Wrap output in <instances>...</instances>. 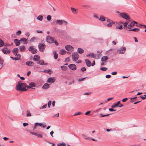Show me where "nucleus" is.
Here are the masks:
<instances>
[{
    "label": "nucleus",
    "instance_id": "a18cd8bd",
    "mask_svg": "<svg viewBox=\"0 0 146 146\" xmlns=\"http://www.w3.org/2000/svg\"><path fill=\"white\" fill-rule=\"evenodd\" d=\"M21 33V31L19 30L16 33V34L17 35H19Z\"/></svg>",
    "mask_w": 146,
    "mask_h": 146
},
{
    "label": "nucleus",
    "instance_id": "f704fd0d",
    "mask_svg": "<svg viewBox=\"0 0 146 146\" xmlns=\"http://www.w3.org/2000/svg\"><path fill=\"white\" fill-rule=\"evenodd\" d=\"M4 45V42L0 38V47L3 46Z\"/></svg>",
    "mask_w": 146,
    "mask_h": 146
},
{
    "label": "nucleus",
    "instance_id": "412c9836",
    "mask_svg": "<svg viewBox=\"0 0 146 146\" xmlns=\"http://www.w3.org/2000/svg\"><path fill=\"white\" fill-rule=\"evenodd\" d=\"M134 26V24H133V23L131 22L129 24L127 25V29H131Z\"/></svg>",
    "mask_w": 146,
    "mask_h": 146
},
{
    "label": "nucleus",
    "instance_id": "2eb2a0df",
    "mask_svg": "<svg viewBox=\"0 0 146 146\" xmlns=\"http://www.w3.org/2000/svg\"><path fill=\"white\" fill-rule=\"evenodd\" d=\"M29 50L30 51H31V52L33 54H35L36 52V49L34 48L32 46H30L29 48Z\"/></svg>",
    "mask_w": 146,
    "mask_h": 146
},
{
    "label": "nucleus",
    "instance_id": "f8f14e48",
    "mask_svg": "<svg viewBox=\"0 0 146 146\" xmlns=\"http://www.w3.org/2000/svg\"><path fill=\"white\" fill-rule=\"evenodd\" d=\"M99 55H100V54H99L98 55V57L96 58V56H95L94 54L93 53H89L88 54H87L86 55V56L87 57H88L91 56L92 58H95L98 59V58H99Z\"/></svg>",
    "mask_w": 146,
    "mask_h": 146
},
{
    "label": "nucleus",
    "instance_id": "9d476101",
    "mask_svg": "<svg viewBox=\"0 0 146 146\" xmlns=\"http://www.w3.org/2000/svg\"><path fill=\"white\" fill-rule=\"evenodd\" d=\"M69 68L72 70H75L77 69V67L75 64H70L68 65Z\"/></svg>",
    "mask_w": 146,
    "mask_h": 146
},
{
    "label": "nucleus",
    "instance_id": "f3484780",
    "mask_svg": "<svg viewBox=\"0 0 146 146\" xmlns=\"http://www.w3.org/2000/svg\"><path fill=\"white\" fill-rule=\"evenodd\" d=\"M50 87L49 84L47 83H45L44 85L42 86V88L44 90H46L48 88Z\"/></svg>",
    "mask_w": 146,
    "mask_h": 146
},
{
    "label": "nucleus",
    "instance_id": "cd10ccee",
    "mask_svg": "<svg viewBox=\"0 0 146 146\" xmlns=\"http://www.w3.org/2000/svg\"><path fill=\"white\" fill-rule=\"evenodd\" d=\"M79 54H82L84 53V50L81 48H78L77 50Z\"/></svg>",
    "mask_w": 146,
    "mask_h": 146
},
{
    "label": "nucleus",
    "instance_id": "e433bc0d",
    "mask_svg": "<svg viewBox=\"0 0 146 146\" xmlns=\"http://www.w3.org/2000/svg\"><path fill=\"white\" fill-rule=\"evenodd\" d=\"M114 23L113 22H111L109 23L107 25V26L109 27H110Z\"/></svg>",
    "mask_w": 146,
    "mask_h": 146
},
{
    "label": "nucleus",
    "instance_id": "4468645a",
    "mask_svg": "<svg viewBox=\"0 0 146 146\" xmlns=\"http://www.w3.org/2000/svg\"><path fill=\"white\" fill-rule=\"evenodd\" d=\"M37 126H39L43 128H45L46 126V123H41L37 122Z\"/></svg>",
    "mask_w": 146,
    "mask_h": 146
},
{
    "label": "nucleus",
    "instance_id": "69168bd1",
    "mask_svg": "<svg viewBox=\"0 0 146 146\" xmlns=\"http://www.w3.org/2000/svg\"><path fill=\"white\" fill-rule=\"evenodd\" d=\"M109 110L110 111H116V110H113V109H111V108L109 109Z\"/></svg>",
    "mask_w": 146,
    "mask_h": 146
},
{
    "label": "nucleus",
    "instance_id": "2f4dec72",
    "mask_svg": "<svg viewBox=\"0 0 146 146\" xmlns=\"http://www.w3.org/2000/svg\"><path fill=\"white\" fill-rule=\"evenodd\" d=\"M65 53L66 51L64 49L60 50L59 51V53L62 55L64 54H65Z\"/></svg>",
    "mask_w": 146,
    "mask_h": 146
},
{
    "label": "nucleus",
    "instance_id": "338daca9",
    "mask_svg": "<svg viewBox=\"0 0 146 146\" xmlns=\"http://www.w3.org/2000/svg\"><path fill=\"white\" fill-rule=\"evenodd\" d=\"M36 123H35L34 126L33 127V131H34V130L35 129H36Z\"/></svg>",
    "mask_w": 146,
    "mask_h": 146
},
{
    "label": "nucleus",
    "instance_id": "13d9d810",
    "mask_svg": "<svg viewBox=\"0 0 146 146\" xmlns=\"http://www.w3.org/2000/svg\"><path fill=\"white\" fill-rule=\"evenodd\" d=\"M29 125V124L27 123H23V126H24V127H25Z\"/></svg>",
    "mask_w": 146,
    "mask_h": 146
},
{
    "label": "nucleus",
    "instance_id": "052dcab7",
    "mask_svg": "<svg viewBox=\"0 0 146 146\" xmlns=\"http://www.w3.org/2000/svg\"><path fill=\"white\" fill-rule=\"evenodd\" d=\"M111 74L113 75H115L117 74V72H113L111 73Z\"/></svg>",
    "mask_w": 146,
    "mask_h": 146
},
{
    "label": "nucleus",
    "instance_id": "423d86ee",
    "mask_svg": "<svg viewBox=\"0 0 146 146\" xmlns=\"http://www.w3.org/2000/svg\"><path fill=\"white\" fill-rule=\"evenodd\" d=\"M36 86V84L35 83L31 82L29 84V85L27 84V87L28 89H35V87Z\"/></svg>",
    "mask_w": 146,
    "mask_h": 146
},
{
    "label": "nucleus",
    "instance_id": "5701e85b",
    "mask_svg": "<svg viewBox=\"0 0 146 146\" xmlns=\"http://www.w3.org/2000/svg\"><path fill=\"white\" fill-rule=\"evenodd\" d=\"M71 9L72 10V11L73 13L74 14H76L77 13L78 11V9H76L72 7H71Z\"/></svg>",
    "mask_w": 146,
    "mask_h": 146
},
{
    "label": "nucleus",
    "instance_id": "ddd939ff",
    "mask_svg": "<svg viewBox=\"0 0 146 146\" xmlns=\"http://www.w3.org/2000/svg\"><path fill=\"white\" fill-rule=\"evenodd\" d=\"M65 47L66 49L67 50L72 51L73 50V48L71 46L69 45H66Z\"/></svg>",
    "mask_w": 146,
    "mask_h": 146
},
{
    "label": "nucleus",
    "instance_id": "b1692460",
    "mask_svg": "<svg viewBox=\"0 0 146 146\" xmlns=\"http://www.w3.org/2000/svg\"><path fill=\"white\" fill-rule=\"evenodd\" d=\"M26 64L29 66H31L34 64L33 62L30 61H27L26 63Z\"/></svg>",
    "mask_w": 146,
    "mask_h": 146
},
{
    "label": "nucleus",
    "instance_id": "680f3d73",
    "mask_svg": "<svg viewBox=\"0 0 146 146\" xmlns=\"http://www.w3.org/2000/svg\"><path fill=\"white\" fill-rule=\"evenodd\" d=\"M17 56V57L19 58V59H20V57H21V55L19 54H17L16 55Z\"/></svg>",
    "mask_w": 146,
    "mask_h": 146
},
{
    "label": "nucleus",
    "instance_id": "39448f33",
    "mask_svg": "<svg viewBox=\"0 0 146 146\" xmlns=\"http://www.w3.org/2000/svg\"><path fill=\"white\" fill-rule=\"evenodd\" d=\"M120 15L121 17L125 19L129 20L130 19L129 16L127 13H122L120 14Z\"/></svg>",
    "mask_w": 146,
    "mask_h": 146
},
{
    "label": "nucleus",
    "instance_id": "49530a36",
    "mask_svg": "<svg viewBox=\"0 0 146 146\" xmlns=\"http://www.w3.org/2000/svg\"><path fill=\"white\" fill-rule=\"evenodd\" d=\"M52 101H49L48 104V108H50V106L51 104Z\"/></svg>",
    "mask_w": 146,
    "mask_h": 146
},
{
    "label": "nucleus",
    "instance_id": "6e6d98bb",
    "mask_svg": "<svg viewBox=\"0 0 146 146\" xmlns=\"http://www.w3.org/2000/svg\"><path fill=\"white\" fill-rule=\"evenodd\" d=\"M127 100H128L127 98H125L123 99L122 100V101L123 102H125Z\"/></svg>",
    "mask_w": 146,
    "mask_h": 146
},
{
    "label": "nucleus",
    "instance_id": "de8ad7c7",
    "mask_svg": "<svg viewBox=\"0 0 146 146\" xmlns=\"http://www.w3.org/2000/svg\"><path fill=\"white\" fill-rule=\"evenodd\" d=\"M54 57L55 59H56L58 57V55L56 52H55L54 54Z\"/></svg>",
    "mask_w": 146,
    "mask_h": 146
},
{
    "label": "nucleus",
    "instance_id": "7c9ffc66",
    "mask_svg": "<svg viewBox=\"0 0 146 146\" xmlns=\"http://www.w3.org/2000/svg\"><path fill=\"white\" fill-rule=\"evenodd\" d=\"M99 20L102 21H104L105 20V19L104 16L101 15L100 16V17L98 18Z\"/></svg>",
    "mask_w": 146,
    "mask_h": 146
},
{
    "label": "nucleus",
    "instance_id": "dca6fc26",
    "mask_svg": "<svg viewBox=\"0 0 146 146\" xmlns=\"http://www.w3.org/2000/svg\"><path fill=\"white\" fill-rule=\"evenodd\" d=\"M85 61L86 66L88 67H90L91 64L90 61L87 59H86Z\"/></svg>",
    "mask_w": 146,
    "mask_h": 146
},
{
    "label": "nucleus",
    "instance_id": "ea45409f",
    "mask_svg": "<svg viewBox=\"0 0 146 146\" xmlns=\"http://www.w3.org/2000/svg\"><path fill=\"white\" fill-rule=\"evenodd\" d=\"M47 20L48 21H50L51 19V16L50 15H48L46 18Z\"/></svg>",
    "mask_w": 146,
    "mask_h": 146
},
{
    "label": "nucleus",
    "instance_id": "20e7f679",
    "mask_svg": "<svg viewBox=\"0 0 146 146\" xmlns=\"http://www.w3.org/2000/svg\"><path fill=\"white\" fill-rule=\"evenodd\" d=\"M126 50V48L125 47H122L118 49L117 50V52L119 54H124Z\"/></svg>",
    "mask_w": 146,
    "mask_h": 146
},
{
    "label": "nucleus",
    "instance_id": "4d7b16f0",
    "mask_svg": "<svg viewBox=\"0 0 146 146\" xmlns=\"http://www.w3.org/2000/svg\"><path fill=\"white\" fill-rule=\"evenodd\" d=\"M34 60L36 61V55H35L33 57Z\"/></svg>",
    "mask_w": 146,
    "mask_h": 146
},
{
    "label": "nucleus",
    "instance_id": "393cba45",
    "mask_svg": "<svg viewBox=\"0 0 146 146\" xmlns=\"http://www.w3.org/2000/svg\"><path fill=\"white\" fill-rule=\"evenodd\" d=\"M56 23L59 25H61L62 24V20L58 19L56 21Z\"/></svg>",
    "mask_w": 146,
    "mask_h": 146
},
{
    "label": "nucleus",
    "instance_id": "3c124183",
    "mask_svg": "<svg viewBox=\"0 0 146 146\" xmlns=\"http://www.w3.org/2000/svg\"><path fill=\"white\" fill-rule=\"evenodd\" d=\"M116 28L117 29H123L122 25H121L119 27L117 26Z\"/></svg>",
    "mask_w": 146,
    "mask_h": 146
},
{
    "label": "nucleus",
    "instance_id": "1a4fd4ad",
    "mask_svg": "<svg viewBox=\"0 0 146 146\" xmlns=\"http://www.w3.org/2000/svg\"><path fill=\"white\" fill-rule=\"evenodd\" d=\"M55 81V78L54 77H51L48 78L47 82L48 83H53Z\"/></svg>",
    "mask_w": 146,
    "mask_h": 146
},
{
    "label": "nucleus",
    "instance_id": "79ce46f5",
    "mask_svg": "<svg viewBox=\"0 0 146 146\" xmlns=\"http://www.w3.org/2000/svg\"><path fill=\"white\" fill-rule=\"evenodd\" d=\"M36 40V38L35 37H33L32 38H31L30 40V42H33L35 40Z\"/></svg>",
    "mask_w": 146,
    "mask_h": 146
},
{
    "label": "nucleus",
    "instance_id": "8fccbe9b",
    "mask_svg": "<svg viewBox=\"0 0 146 146\" xmlns=\"http://www.w3.org/2000/svg\"><path fill=\"white\" fill-rule=\"evenodd\" d=\"M86 78H79L78 80L79 81V82H80V81H82L83 80H84V79H85Z\"/></svg>",
    "mask_w": 146,
    "mask_h": 146
},
{
    "label": "nucleus",
    "instance_id": "774afa93",
    "mask_svg": "<svg viewBox=\"0 0 146 146\" xmlns=\"http://www.w3.org/2000/svg\"><path fill=\"white\" fill-rule=\"evenodd\" d=\"M123 25L124 27H126L127 26V25H128V23L125 22L124 23H123Z\"/></svg>",
    "mask_w": 146,
    "mask_h": 146
},
{
    "label": "nucleus",
    "instance_id": "a878e982",
    "mask_svg": "<svg viewBox=\"0 0 146 146\" xmlns=\"http://www.w3.org/2000/svg\"><path fill=\"white\" fill-rule=\"evenodd\" d=\"M120 101H118L117 103L116 104H114V105H112L111 106V108H115V107H117V106H118V105L119 104H120Z\"/></svg>",
    "mask_w": 146,
    "mask_h": 146
},
{
    "label": "nucleus",
    "instance_id": "a211bd4d",
    "mask_svg": "<svg viewBox=\"0 0 146 146\" xmlns=\"http://www.w3.org/2000/svg\"><path fill=\"white\" fill-rule=\"evenodd\" d=\"M20 40H19L17 39H14V42L16 46H18L20 45Z\"/></svg>",
    "mask_w": 146,
    "mask_h": 146
},
{
    "label": "nucleus",
    "instance_id": "bb28decb",
    "mask_svg": "<svg viewBox=\"0 0 146 146\" xmlns=\"http://www.w3.org/2000/svg\"><path fill=\"white\" fill-rule=\"evenodd\" d=\"M108 59V57L107 56H103L101 58V60L102 62L107 60Z\"/></svg>",
    "mask_w": 146,
    "mask_h": 146
},
{
    "label": "nucleus",
    "instance_id": "6e6552de",
    "mask_svg": "<svg viewBox=\"0 0 146 146\" xmlns=\"http://www.w3.org/2000/svg\"><path fill=\"white\" fill-rule=\"evenodd\" d=\"M46 41L48 43H52L53 42L54 38L50 36H47L46 38Z\"/></svg>",
    "mask_w": 146,
    "mask_h": 146
},
{
    "label": "nucleus",
    "instance_id": "0e129e2a",
    "mask_svg": "<svg viewBox=\"0 0 146 146\" xmlns=\"http://www.w3.org/2000/svg\"><path fill=\"white\" fill-rule=\"evenodd\" d=\"M111 76L110 75H107L106 76V78H110Z\"/></svg>",
    "mask_w": 146,
    "mask_h": 146
},
{
    "label": "nucleus",
    "instance_id": "a19ab883",
    "mask_svg": "<svg viewBox=\"0 0 146 146\" xmlns=\"http://www.w3.org/2000/svg\"><path fill=\"white\" fill-rule=\"evenodd\" d=\"M66 145V144L65 143H58L57 144V145L58 146H65Z\"/></svg>",
    "mask_w": 146,
    "mask_h": 146
},
{
    "label": "nucleus",
    "instance_id": "c03bdc74",
    "mask_svg": "<svg viewBox=\"0 0 146 146\" xmlns=\"http://www.w3.org/2000/svg\"><path fill=\"white\" fill-rule=\"evenodd\" d=\"M68 24V23L67 21H65L64 20H62V24L63 25H66Z\"/></svg>",
    "mask_w": 146,
    "mask_h": 146
},
{
    "label": "nucleus",
    "instance_id": "9b49d317",
    "mask_svg": "<svg viewBox=\"0 0 146 146\" xmlns=\"http://www.w3.org/2000/svg\"><path fill=\"white\" fill-rule=\"evenodd\" d=\"M1 51L5 54L7 53H10L11 52V50H8L7 47H5L1 49Z\"/></svg>",
    "mask_w": 146,
    "mask_h": 146
},
{
    "label": "nucleus",
    "instance_id": "7ed1b4c3",
    "mask_svg": "<svg viewBox=\"0 0 146 146\" xmlns=\"http://www.w3.org/2000/svg\"><path fill=\"white\" fill-rule=\"evenodd\" d=\"M38 48L39 50L41 52H43L44 50L46 45L42 43H41L38 44Z\"/></svg>",
    "mask_w": 146,
    "mask_h": 146
},
{
    "label": "nucleus",
    "instance_id": "5fc2aeb1",
    "mask_svg": "<svg viewBox=\"0 0 146 146\" xmlns=\"http://www.w3.org/2000/svg\"><path fill=\"white\" fill-rule=\"evenodd\" d=\"M50 71V70L49 69H48V70H44L43 72H47V73H49V72Z\"/></svg>",
    "mask_w": 146,
    "mask_h": 146
},
{
    "label": "nucleus",
    "instance_id": "6ab92c4d",
    "mask_svg": "<svg viewBox=\"0 0 146 146\" xmlns=\"http://www.w3.org/2000/svg\"><path fill=\"white\" fill-rule=\"evenodd\" d=\"M27 39H26L25 38H22L20 39V40L24 42L23 44H27L28 42Z\"/></svg>",
    "mask_w": 146,
    "mask_h": 146
},
{
    "label": "nucleus",
    "instance_id": "f03ea898",
    "mask_svg": "<svg viewBox=\"0 0 146 146\" xmlns=\"http://www.w3.org/2000/svg\"><path fill=\"white\" fill-rule=\"evenodd\" d=\"M79 58V55L77 52H74L72 53V60L74 61H76Z\"/></svg>",
    "mask_w": 146,
    "mask_h": 146
},
{
    "label": "nucleus",
    "instance_id": "c756f323",
    "mask_svg": "<svg viewBox=\"0 0 146 146\" xmlns=\"http://www.w3.org/2000/svg\"><path fill=\"white\" fill-rule=\"evenodd\" d=\"M81 135L83 137H84V139H86L88 140L90 139V137H87V135L85 134H82Z\"/></svg>",
    "mask_w": 146,
    "mask_h": 146
},
{
    "label": "nucleus",
    "instance_id": "4c0bfd02",
    "mask_svg": "<svg viewBox=\"0 0 146 146\" xmlns=\"http://www.w3.org/2000/svg\"><path fill=\"white\" fill-rule=\"evenodd\" d=\"M60 68H61L62 70L64 71L66 70L67 68V67L66 66H61Z\"/></svg>",
    "mask_w": 146,
    "mask_h": 146
},
{
    "label": "nucleus",
    "instance_id": "09e8293b",
    "mask_svg": "<svg viewBox=\"0 0 146 146\" xmlns=\"http://www.w3.org/2000/svg\"><path fill=\"white\" fill-rule=\"evenodd\" d=\"M47 107V104H45L43 106L41 107L40 108V109H45Z\"/></svg>",
    "mask_w": 146,
    "mask_h": 146
},
{
    "label": "nucleus",
    "instance_id": "f257e3e1",
    "mask_svg": "<svg viewBox=\"0 0 146 146\" xmlns=\"http://www.w3.org/2000/svg\"><path fill=\"white\" fill-rule=\"evenodd\" d=\"M27 84L23 83L21 81H19L18 84L16 86V88L17 90L21 91H25L27 90L26 89Z\"/></svg>",
    "mask_w": 146,
    "mask_h": 146
},
{
    "label": "nucleus",
    "instance_id": "e2e57ef3",
    "mask_svg": "<svg viewBox=\"0 0 146 146\" xmlns=\"http://www.w3.org/2000/svg\"><path fill=\"white\" fill-rule=\"evenodd\" d=\"M56 46H58V43L57 41L56 40L54 41L53 42Z\"/></svg>",
    "mask_w": 146,
    "mask_h": 146
},
{
    "label": "nucleus",
    "instance_id": "603ef678",
    "mask_svg": "<svg viewBox=\"0 0 146 146\" xmlns=\"http://www.w3.org/2000/svg\"><path fill=\"white\" fill-rule=\"evenodd\" d=\"M81 113H82L81 112H79L78 113H75L74 115V116L77 115H80V114H81Z\"/></svg>",
    "mask_w": 146,
    "mask_h": 146
},
{
    "label": "nucleus",
    "instance_id": "864d4df0",
    "mask_svg": "<svg viewBox=\"0 0 146 146\" xmlns=\"http://www.w3.org/2000/svg\"><path fill=\"white\" fill-rule=\"evenodd\" d=\"M86 69L85 67H82L81 69V70L82 72H84L86 70Z\"/></svg>",
    "mask_w": 146,
    "mask_h": 146
},
{
    "label": "nucleus",
    "instance_id": "72a5a7b5",
    "mask_svg": "<svg viewBox=\"0 0 146 146\" xmlns=\"http://www.w3.org/2000/svg\"><path fill=\"white\" fill-rule=\"evenodd\" d=\"M110 115V114H103L102 113H101L100 114V117H104L105 116H109Z\"/></svg>",
    "mask_w": 146,
    "mask_h": 146
},
{
    "label": "nucleus",
    "instance_id": "0eeeda50",
    "mask_svg": "<svg viewBox=\"0 0 146 146\" xmlns=\"http://www.w3.org/2000/svg\"><path fill=\"white\" fill-rule=\"evenodd\" d=\"M40 59V56L37 55V63L41 65H46L47 64V63L45 64L43 60H39Z\"/></svg>",
    "mask_w": 146,
    "mask_h": 146
},
{
    "label": "nucleus",
    "instance_id": "aec40b11",
    "mask_svg": "<svg viewBox=\"0 0 146 146\" xmlns=\"http://www.w3.org/2000/svg\"><path fill=\"white\" fill-rule=\"evenodd\" d=\"M18 51L19 49L17 48H14L12 50V52H13V53L15 56H16V55L17 54Z\"/></svg>",
    "mask_w": 146,
    "mask_h": 146
},
{
    "label": "nucleus",
    "instance_id": "c85d7f7f",
    "mask_svg": "<svg viewBox=\"0 0 146 146\" xmlns=\"http://www.w3.org/2000/svg\"><path fill=\"white\" fill-rule=\"evenodd\" d=\"M129 31H133L135 32H138L139 31V29L138 28H135L133 29H129Z\"/></svg>",
    "mask_w": 146,
    "mask_h": 146
},
{
    "label": "nucleus",
    "instance_id": "473e14b6",
    "mask_svg": "<svg viewBox=\"0 0 146 146\" xmlns=\"http://www.w3.org/2000/svg\"><path fill=\"white\" fill-rule=\"evenodd\" d=\"M43 19V16L39 15L37 17V19H38V20L40 21H42Z\"/></svg>",
    "mask_w": 146,
    "mask_h": 146
},
{
    "label": "nucleus",
    "instance_id": "c9c22d12",
    "mask_svg": "<svg viewBox=\"0 0 146 146\" xmlns=\"http://www.w3.org/2000/svg\"><path fill=\"white\" fill-rule=\"evenodd\" d=\"M26 112L27 117H29L31 116V113L30 112L29 110H27L26 111Z\"/></svg>",
    "mask_w": 146,
    "mask_h": 146
},
{
    "label": "nucleus",
    "instance_id": "bf43d9fd",
    "mask_svg": "<svg viewBox=\"0 0 146 146\" xmlns=\"http://www.w3.org/2000/svg\"><path fill=\"white\" fill-rule=\"evenodd\" d=\"M37 137H39L42 138V135L41 134H37Z\"/></svg>",
    "mask_w": 146,
    "mask_h": 146
},
{
    "label": "nucleus",
    "instance_id": "4be33fe9",
    "mask_svg": "<svg viewBox=\"0 0 146 146\" xmlns=\"http://www.w3.org/2000/svg\"><path fill=\"white\" fill-rule=\"evenodd\" d=\"M19 48L20 51L21 52H24L26 50V48L24 45L20 46Z\"/></svg>",
    "mask_w": 146,
    "mask_h": 146
},
{
    "label": "nucleus",
    "instance_id": "58836bf2",
    "mask_svg": "<svg viewBox=\"0 0 146 146\" xmlns=\"http://www.w3.org/2000/svg\"><path fill=\"white\" fill-rule=\"evenodd\" d=\"M70 61V59L69 57H68L66 58L64 60V62H69Z\"/></svg>",
    "mask_w": 146,
    "mask_h": 146
},
{
    "label": "nucleus",
    "instance_id": "37998d69",
    "mask_svg": "<svg viewBox=\"0 0 146 146\" xmlns=\"http://www.w3.org/2000/svg\"><path fill=\"white\" fill-rule=\"evenodd\" d=\"M100 69L102 71H106L108 70V68L106 67H101Z\"/></svg>",
    "mask_w": 146,
    "mask_h": 146
}]
</instances>
